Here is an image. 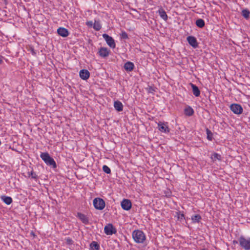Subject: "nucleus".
Returning a JSON list of instances; mask_svg holds the SVG:
<instances>
[{
    "mask_svg": "<svg viewBox=\"0 0 250 250\" xmlns=\"http://www.w3.org/2000/svg\"><path fill=\"white\" fill-rule=\"evenodd\" d=\"M93 204L94 208L98 210H101L103 209L105 206L104 201L101 198H95L93 201Z\"/></svg>",
    "mask_w": 250,
    "mask_h": 250,
    "instance_id": "5",
    "label": "nucleus"
},
{
    "mask_svg": "<svg viewBox=\"0 0 250 250\" xmlns=\"http://www.w3.org/2000/svg\"><path fill=\"white\" fill-rule=\"evenodd\" d=\"M28 176L29 177L31 176L32 177V178H33V179L36 180L38 178V176L36 175V173L34 172L33 170H32L31 172H28Z\"/></svg>",
    "mask_w": 250,
    "mask_h": 250,
    "instance_id": "29",
    "label": "nucleus"
},
{
    "mask_svg": "<svg viewBox=\"0 0 250 250\" xmlns=\"http://www.w3.org/2000/svg\"><path fill=\"white\" fill-rule=\"evenodd\" d=\"M158 12L161 18L163 19L165 21H167V16L164 9L160 8L159 9Z\"/></svg>",
    "mask_w": 250,
    "mask_h": 250,
    "instance_id": "19",
    "label": "nucleus"
},
{
    "mask_svg": "<svg viewBox=\"0 0 250 250\" xmlns=\"http://www.w3.org/2000/svg\"><path fill=\"white\" fill-rule=\"evenodd\" d=\"M178 214V219L182 220L184 218V215L183 213H180V212H177Z\"/></svg>",
    "mask_w": 250,
    "mask_h": 250,
    "instance_id": "35",
    "label": "nucleus"
},
{
    "mask_svg": "<svg viewBox=\"0 0 250 250\" xmlns=\"http://www.w3.org/2000/svg\"><path fill=\"white\" fill-rule=\"evenodd\" d=\"M122 208L125 210L130 209L132 204L131 201L129 199H124L121 204Z\"/></svg>",
    "mask_w": 250,
    "mask_h": 250,
    "instance_id": "9",
    "label": "nucleus"
},
{
    "mask_svg": "<svg viewBox=\"0 0 250 250\" xmlns=\"http://www.w3.org/2000/svg\"><path fill=\"white\" fill-rule=\"evenodd\" d=\"M158 129L162 132L167 133L169 132V129L167 125V123L159 122L158 123Z\"/></svg>",
    "mask_w": 250,
    "mask_h": 250,
    "instance_id": "8",
    "label": "nucleus"
},
{
    "mask_svg": "<svg viewBox=\"0 0 250 250\" xmlns=\"http://www.w3.org/2000/svg\"><path fill=\"white\" fill-rule=\"evenodd\" d=\"M134 65L133 62H127L124 64V68L127 71H131L134 68Z\"/></svg>",
    "mask_w": 250,
    "mask_h": 250,
    "instance_id": "20",
    "label": "nucleus"
},
{
    "mask_svg": "<svg viewBox=\"0 0 250 250\" xmlns=\"http://www.w3.org/2000/svg\"><path fill=\"white\" fill-rule=\"evenodd\" d=\"M229 107L231 111H232L235 114H241L242 113L243 109L242 106L238 104H232L229 105L228 104L226 105V106H223L222 107V110L223 111L222 113L223 114H225V112L228 113L227 110L229 109Z\"/></svg>",
    "mask_w": 250,
    "mask_h": 250,
    "instance_id": "1",
    "label": "nucleus"
},
{
    "mask_svg": "<svg viewBox=\"0 0 250 250\" xmlns=\"http://www.w3.org/2000/svg\"><path fill=\"white\" fill-rule=\"evenodd\" d=\"M233 243H237V242L236 241H233Z\"/></svg>",
    "mask_w": 250,
    "mask_h": 250,
    "instance_id": "38",
    "label": "nucleus"
},
{
    "mask_svg": "<svg viewBox=\"0 0 250 250\" xmlns=\"http://www.w3.org/2000/svg\"><path fill=\"white\" fill-rule=\"evenodd\" d=\"M1 200L6 205H9L12 203L13 200L11 197L2 195L0 197Z\"/></svg>",
    "mask_w": 250,
    "mask_h": 250,
    "instance_id": "18",
    "label": "nucleus"
},
{
    "mask_svg": "<svg viewBox=\"0 0 250 250\" xmlns=\"http://www.w3.org/2000/svg\"><path fill=\"white\" fill-rule=\"evenodd\" d=\"M190 85L192 87V92H193L194 95L196 97L199 96L200 95V91L199 88L198 87V86H197L196 85L193 84L191 83H190Z\"/></svg>",
    "mask_w": 250,
    "mask_h": 250,
    "instance_id": "17",
    "label": "nucleus"
},
{
    "mask_svg": "<svg viewBox=\"0 0 250 250\" xmlns=\"http://www.w3.org/2000/svg\"><path fill=\"white\" fill-rule=\"evenodd\" d=\"M104 233L106 235H111L117 233V230L112 224H109L105 226L104 228Z\"/></svg>",
    "mask_w": 250,
    "mask_h": 250,
    "instance_id": "6",
    "label": "nucleus"
},
{
    "mask_svg": "<svg viewBox=\"0 0 250 250\" xmlns=\"http://www.w3.org/2000/svg\"><path fill=\"white\" fill-rule=\"evenodd\" d=\"M220 128H224L225 129L226 128H229V126L228 124L224 121H223V122H221L220 124Z\"/></svg>",
    "mask_w": 250,
    "mask_h": 250,
    "instance_id": "30",
    "label": "nucleus"
},
{
    "mask_svg": "<svg viewBox=\"0 0 250 250\" xmlns=\"http://www.w3.org/2000/svg\"><path fill=\"white\" fill-rule=\"evenodd\" d=\"M30 234L32 236H33L34 237H35L36 235H35V233L32 231L31 232H30Z\"/></svg>",
    "mask_w": 250,
    "mask_h": 250,
    "instance_id": "37",
    "label": "nucleus"
},
{
    "mask_svg": "<svg viewBox=\"0 0 250 250\" xmlns=\"http://www.w3.org/2000/svg\"><path fill=\"white\" fill-rule=\"evenodd\" d=\"M114 106L115 109L119 112L122 111L123 110V105L122 103L118 100L114 102Z\"/></svg>",
    "mask_w": 250,
    "mask_h": 250,
    "instance_id": "14",
    "label": "nucleus"
},
{
    "mask_svg": "<svg viewBox=\"0 0 250 250\" xmlns=\"http://www.w3.org/2000/svg\"><path fill=\"white\" fill-rule=\"evenodd\" d=\"M194 113V110L190 106H187L184 109V114L187 116H191Z\"/></svg>",
    "mask_w": 250,
    "mask_h": 250,
    "instance_id": "15",
    "label": "nucleus"
},
{
    "mask_svg": "<svg viewBox=\"0 0 250 250\" xmlns=\"http://www.w3.org/2000/svg\"><path fill=\"white\" fill-rule=\"evenodd\" d=\"M196 25L199 28H203L205 26V21L202 19H199L196 21Z\"/></svg>",
    "mask_w": 250,
    "mask_h": 250,
    "instance_id": "24",
    "label": "nucleus"
},
{
    "mask_svg": "<svg viewBox=\"0 0 250 250\" xmlns=\"http://www.w3.org/2000/svg\"><path fill=\"white\" fill-rule=\"evenodd\" d=\"M206 133L207 134V139L211 141L212 139V133L211 132V131L208 129V128H206Z\"/></svg>",
    "mask_w": 250,
    "mask_h": 250,
    "instance_id": "27",
    "label": "nucleus"
},
{
    "mask_svg": "<svg viewBox=\"0 0 250 250\" xmlns=\"http://www.w3.org/2000/svg\"><path fill=\"white\" fill-rule=\"evenodd\" d=\"M187 41L188 43L194 48L198 46V43L196 39L193 36H188L187 37Z\"/></svg>",
    "mask_w": 250,
    "mask_h": 250,
    "instance_id": "12",
    "label": "nucleus"
},
{
    "mask_svg": "<svg viewBox=\"0 0 250 250\" xmlns=\"http://www.w3.org/2000/svg\"><path fill=\"white\" fill-rule=\"evenodd\" d=\"M93 27L96 31H99L102 28L100 21H95Z\"/></svg>",
    "mask_w": 250,
    "mask_h": 250,
    "instance_id": "25",
    "label": "nucleus"
},
{
    "mask_svg": "<svg viewBox=\"0 0 250 250\" xmlns=\"http://www.w3.org/2000/svg\"><path fill=\"white\" fill-rule=\"evenodd\" d=\"M89 246L90 250H99L100 249V245L96 241H92Z\"/></svg>",
    "mask_w": 250,
    "mask_h": 250,
    "instance_id": "21",
    "label": "nucleus"
},
{
    "mask_svg": "<svg viewBox=\"0 0 250 250\" xmlns=\"http://www.w3.org/2000/svg\"><path fill=\"white\" fill-rule=\"evenodd\" d=\"M103 170L106 174H110L111 173V170H110V168L106 165L103 166Z\"/></svg>",
    "mask_w": 250,
    "mask_h": 250,
    "instance_id": "28",
    "label": "nucleus"
},
{
    "mask_svg": "<svg viewBox=\"0 0 250 250\" xmlns=\"http://www.w3.org/2000/svg\"><path fill=\"white\" fill-rule=\"evenodd\" d=\"M191 218L193 223H199L201 220V216L199 214H194L191 216Z\"/></svg>",
    "mask_w": 250,
    "mask_h": 250,
    "instance_id": "22",
    "label": "nucleus"
},
{
    "mask_svg": "<svg viewBox=\"0 0 250 250\" xmlns=\"http://www.w3.org/2000/svg\"><path fill=\"white\" fill-rule=\"evenodd\" d=\"M242 16L246 19H248L250 17V12L247 9H243L242 11Z\"/></svg>",
    "mask_w": 250,
    "mask_h": 250,
    "instance_id": "26",
    "label": "nucleus"
},
{
    "mask_svg": "<svg viewBox=\"0 0 250 250\" xmlns=\"http://www.w3.org/2000/svg\"><path fill=\"white\" fill-rule=\"evenodd\" d=\"M202 250H206V249H202Z\"/></svg>",
    "mask_w": 250,
    "mask_h": 250,
    "instance_id": "39",
    "label": "nucleus"
},
{
    "mask_svg": "<svg viewBox=\"0 0 250 250\" xmlns=\"http://www.w3.org/2000/svg\"><path fill=\"white\" fill-rule=\"evenodd\" d=\"M40 157L47 165L51 166L54 168L57 167V164L55 161L47 152L42 153Z\"/></svg>",
    "mask_w": 250,
    "mask_h": 250,
    "instance_id": "3",
    "label": "nucleus"
},
{
    "mask_svg": "<svg viewBox=\"0 0 250 250\" xmlns=\"http://www.w3.org/2000/svg\"><path fill=\"white\" fill-rule=\"evenodd\" d=\"M76 216L78 217L83 224L85 225L89 224V218L85 214L81 212H78Z\"/></svg>",
    "mask_w": 250,
    "mask_h": 250,
    "instance_id": "10",
    "label": "nucleus"
},
{
    "mask_svg": "<svg viewBox=\"0 0 250 250\" xmlns=\"http://www.w3.org/2000/svg\"><path fill=\"white\" fill-rule=\"evenodd\" d=\"M239 242L240 247L245 250H250V238H245L241 236L239 238Z\"/></svg>",
    "mask_w": 250,
    "mask_h": 250,
    "instance_id": "4",
    "label": "nucleus"
},
{
    "mask_svg": "<svg viewBox=\"0 0 250 250\" xmlns=\"http://www.w3.org/2000/svg\"><path fill=\"white\" fill-rule=\"evenodd\" d=\"M58 34L63 37H66L68 36V31L63 27H60L57 30Z\"/></svg>",
    "mask_w": 250,
    "mask_h": 250,
    "instance_id": "13",
    "label": "nucleus"
},
{
    "mask_svg": "<svg viewBox=\"0 0 250 250\" xmlns=\"http://www.w3.org/2000/svg\"><path fill=\"white\" fill-rule=\"evenodd\" d=\"M104 39L105 40L107 44L111 48H115L116 44L114 39L108 35L106 34H104L103 35Z\"/></svg>",
    "mask_w": 250,
    "mask_h": 250,
    "instance_id": "7",
    "label": "nucleus"
},
{
    "mask_svg": "<svg viewBox=\"0 0 250 250\" xmlns=\"http://www.w3.org/2000/svg\"><path fill=\"white\" fill-rule=\"evenodd\" d=\"M3 57L0 55V64L3 62Z\"/></svg>",
    "mask_w": 250,
    "mask_h": 250,
    "instance_id": "36",
    "label": "nucleus"
},
{
    "mask_svg": "<svg viewBox=\"0 0 250 250\" xmlns=\"http://www.w3.org/2000/svg\"><path fill=\"white\" fill-rule=\"evenodd\" d=\"M81 78H89L90 76L89 72L86 69H82L79 72Z\"/></svg>",
    "mask_w": 250,
    "mask_h": 250,
    "instance_id": "16",
    "label": "nucleus"
},
{
    "mask_svg": "<svg viewBox=\"0 0 250 250\" xmlns=\"http://www.w3.org/2000/svg\"><path fill=\"white\" fill-rule=\"evenodd\" d=\"M211 158L213 161H216V160H218L219 155L217 153H215L211 156Z\"/></svg>",
    "mask_w": 250,
    "mask_h": 250,
    "instance_id": "33",
    "label": "nucleus"
},
{
    "mask_svg": "<svg viewBox=\"0 0 250 250\" xmlns=\"http://www.w3.org/2000/svg\"><path fill=\"white\" fill-rule=\"evenodd\" d=\"M148 93L154 94V92L157 90V88L155 86L148 85V87L146 88Z\"/></svg>",
    "mask_w": 250,
    "mask_h": 250,
    "instance_id": "23",
    "label": "nucleus"
},
{
    "mask_svg": "<svg viewBox=\"0 0 250 250\" xmlns=\"http://www.w3.org/2000/svg\"><path fill=\"white\" fill-rule=\"evenodd\" d=\"M120 36L121 38L123 39H127L128 38V35L125 31H122Z\"/></svg>",
    "mask_w": 250,
    "mask_h": 250,
    "instance_id": "32",
    "label": "nucleus"
},
{
    "mask_svg": "<svg viewBox=\"0 0 250 250\" xmlns=\"http://www.w3.org/2000/svg\"><path fill=\"white\" fill-rule=\"evenodd\" d=\"M65 240H66V243L67 245H73L74 244V241H73V240L70 238V237H67L65 238Z\"/></svg>",
    "mask_w": 250,
    "mask_h": 250,
    "instance_id": "31",
    "label": "nucleus"
},
{
    "mask_svg": "<svg viewBox=\"0 0 250 250\" xmlns=\"http://www.w3.org/2000/svg\"><path fill=\"white\" fill-rule=\"evenodd\" d=\"M86 25L89 27H91L93 26L94 23L92 21H87L85 23Z\"/></svg>",
    "mask_w": 250,
    "mask_h": 250,
    "instance_id": "34",
    "label": "nucleus"
},
{
    "mask_svg": "<svg viewBox=\"0 0 250 250\" xmlns=\"http://www.w3.org/2000/svg\"><path fill=\"white\" fill-rule=\"evenodd\" d=\"M110 51L106 47H101L98 51L99 56L102 58H106L109 54Z\"/></svg>",
    "mask_w": 250,
    "mask_h": 250,
    "instance_id": "11",
    "label": "nucleus"
},
{
    "mask_svg": "<svg viewBox=\"0 0 250 250\" xmlns=\"http://www.w3.org/2000/svg\"><path fill=\"white\" fill-rule=\"evenodd\" d=\"M132 238L137 243L143 244L146 239V235L144 232L139 229H136L132 232Z\"/></svg>",
    "mask_w": 250,
    "mask_h": 250,
    "instance_id": "2",
    "label": "nucleus"
}]
</instances>
